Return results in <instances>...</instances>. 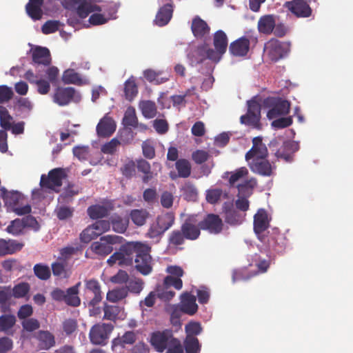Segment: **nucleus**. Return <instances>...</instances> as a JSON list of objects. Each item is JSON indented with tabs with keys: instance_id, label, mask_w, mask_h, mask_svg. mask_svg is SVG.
Returning <instances> with one entry per match:
<instances>
[{
	"instance_id": "nucleus-15",
	"label": "nucleus",
	"mask_w": 353,
	"mask_h": 353,
	"mask_svg": "<svg viewBox=\"0 0 353 353\" xmlns=\"http://www.w3.org/2000/svg\"><path fill=\"white\" fill-rule=\"evenodd\" d=\"M85 296L90 305L94 306L102 299L101 285L96 279L85 281Z\"/></svg>"
},
{
	"instance_id": "nucleus-59",
	"label": "nucleus",
	"mask_w": 353,
	"mask_h": 353,
	"mask_svg": "<svg viewBox=\"0 0 353 353\" xmlns=\"http://www.w3.org/2000/svg\"><path fill=\"white\" fill-rule=\"evenodd\" d=\"M16 323V318L12 314H3L0 316V332H7Z\"/></svg>"
},
{
	"instance_id": "nucleus-32",
	"label": "nucleus",
	"mask_w": 353,
	"mask_h": 353,
	"mask_svg": "<svg viewBox=\"0 0 353 353\" xmlns=\"http://www.w3.org/2000/svg\"><path fill=\"white\" fill-rule=\"evenodd\" d=\"M80 188L72 183H69L63 189V192L59 195L58 201L59 203H68L72 201V197L77 195Z\"/></svg>"
},
{
	"instance_id": "nucleus-23",
	"label": "nucleus",
	"mask_w": 353,
	"mask_h": 353,
	"mask_svg": "<svg viewBox=\"0 0 353 353\" xmlns=\"http://www.w3.org/2000/svg\"><path fill=\"white\" fill-rule=\"evenodd\" d=\"M196 298L189 292H184L181 296V305L179 308L183 313L194 315L198 310L196 303Z\"/></svg>"
},
{
	"instance_id": "nucleus-2",
	"label": "nucleus",
	"mask_w": 353,
	"mask_h": 353,
	"mask_svg": "<svg viewBox=\"0 0 353 353\" xmlns=\"http://www.w3.org/2000/svg\"><path fill=\"white\" fill-rule=\"evenodd\" d=\"M228 39L224 31L219 30L213 35V45L214 50L208 48L206 50V57L213 62L218 63L225 53L228 48Z\"/></svg>"
},
{
	"instance_id": "nucleus-1",
	"label": "nucleus",
	"mask_w": 353,
	"mask_h": 353,
	"mask_svg": "<svg viewBox=\"0 0 353 353\" xmlns=\"http://www.w3.org/2000/svg\"><path fill=\"white\" fill-rule=\"evenodd\" d=\"M151 247L148 244L132 241L120 246L119 250L112 254L107 263L112 266L118 263L121 266H130L135 263L136 270L143 275L149 274L152 270Z\"/></svg>"
},
{
	"instance_id": "nucleus-52",
	"label": "nucleus",
	"mask_w": 353,
	"mask_h": 353,
	"mask_svg": "<svg viewBox=\"0 0 353 353\" xmlns=\"http://www.w3.org/2000/svg\"><path fill=\"white\" fill-rule=\"evenodd\" d=\"M103 319L112 321H116L121 312L120 307L105 304L103 307Z\"/></svg>"
},
{
	"instance_id": "nucleus-7",
	"label": "nucleus",
	"mask_w": 353,
	"mask_h": 353,
	"mask_svg": "<svg viewBox=\"0 0 353 353\" xmlns=\"http://www.w3.org/2000/svg\"><path fill=\"white\" fill-rule=\"evenodd\" d=\"M290 46L287 43L271 39L264 46V52L272 61L283 58L289 52Z\"/></svg>"
},
{
	"instance_id": "nucleus-8",
	"label": "nucleus",
	"mask_w": 353,
	"mask_h": 353,
	"mask_svg": "<svg viewBox=\"0 0 353 353\" xmlns=\"http://www.w3.org/2000/svg\"><path fill=\"white\" fill-rule=\"evenodd\" d=\"M53 101L60 106H65L72 102L79 103L81 94L72 87H58L53 94Z\"/></svg>"
},
{
	"instance_id": "nucleus-31",
	"label": "nucleus",
	"mask_w": 353,
	"mask_h": 353,
	"mask_svg": "<svg viewBox=\"0 0 353 353\" xmlns=\"http://www.w3.org/2000/svg\"><path fill=\"white\" fill-rule=\"evenodd\" d=\"M81 285V282H78L74 286L69 288L66 290L65 298L64 299V302L68 305L73 307H77L80 305L81 301L79 297L78 296L79 288Z\"/></svg>"
},
{
	"instance_id": "nucleus-38",
	"label": "nucleus",
	"mask_w": 353,
	"mask_h": 353,
	"mask_svg": "<svg viewBox=\"0 0 353 353\" xmlns=\"http://www.w3.org/2000/svg\"><path fill=\"white\" fill-rule=\"evenodd\" d=\"M181 191L185 200L188 201H196L198 196V191L192 183L190 181L185 182L181 187Z\"/></svg>"
},
{
	"instance_id": "nucleus-42",
	"label": "nucleus",
	"mask_w": 353,
	"mask_h": 353,
	"mask_svg": "<svg viewBox=\"0 0 353 353\" xmlns=\"http://www.w3.org/2000/svg\"><path fill=\"white\" fill-rule=\"evenodd\" d=\"M88 214L92 219H99L108 215V210L103 205H93L88 208Z\"/></svg>"
},
{
	"instance_id": "nucleus-12",
	"label": "nucleus",
	"mask_w": 353,
	"mask_h": 353,
	"mask_svg": "<svg viewBox=\"0 0 353 353\" xmlns=\"http://www.w3.org/2000/svg\"><path fill=\"white\" fill-rule=\"evenodd\" d=\"M270 220L268 212L263 208L259 209L254 216V231L261 241H265L263 233L269 228Z\"/></svg>"
},
{
	"instance_id": "nucleus-34",
	"label": "nucleus",
	"mask_w": 353,
	"mask_h": 353,
	"mask_svg": "<svg viewBox=\"0 0 353 353\" xmlns=\"http://www.w3.org/2000/svg\"><path fill=\"white\" fill-rule=\"evenodd\" d=\"M163 72L156 71L152 69H147L143 71V76L145 79L150 82L157 85L163 83L168 81L169 78L162 77Z\"/></svg>"
},
{
	"instance_id": "nucleus-49",
	"label": "nucleus",
	"mask_w": 353,
	"mask_h": 353,
	"mask_svg": "<svg viewBox=\"0 0 353 353\" xmlns=\"http://www.w3.org/2000/svg\"><path fill=\"white\" fill-rule=\"evenodd\" d=\"M12 117L10 114L7 108L0 106V125L5 130H10L12 124Z\"/></svg>"
},
{
	"instance_id": "nucleus-63",
	"label": "nucleus",
	"mask_w": 353,
	"mask_h": 353,
	"mask_svg": "<svg viewBox=\"0 0 353 353\" xmlns=\"http://www.w3.org/2000/svg\"><path fill=\"white\" fill-rule=\"evenodd\" d=\"M60 26V22L56 20H48L41 27V31L44 34H49L57 32Z\"/></svg>"
},
{
	"instance_id": "nucleus-43",
	"label": "nucleus",
	"mask_w": 353,
	"mask_h": 353,
	"mask_svg": "<svg viewBox=\"0 0 353 353\" xmlns=\"http://www.w3.org/2000/svg\"><path fill=\"white\" fill-rule=\"evenodd\" d=\"M137 167L139 172L145 174L142 178V181L144 183H148L153 178L150 163L145 159H140L137 161Z\"/></svg>"
},
{
	"instance_id": "nucleus-6",
	"label": "nucleus",
	"mask_w": 353,
	"mask_h": 353,
	"mask_svg": "<svg viewBox=\"0 0 353 353\" xmlns=\"http://www.w3.org/2000/svg\"><path fill=\"white\" fill-rule=\"evenodd\" d=\"M113 329L114 325L111 323H99L94 325L89 332L90 342L97 345H106Z\"/></svg>"
},
{
	"instance_id": "nucleus-28",
	"label": "nucleus",
	"mask_w": 353,
	"mask_h": 353,
	"mask_svg": "<svg viewBox=\"0 0 353 353\" xmlns=\"http://www.w3.org/2000/svg\"><path fill=\"white\" fill-rule=\"evenodd\" d=\"M173 14L172 4L167 3L159 10L155 18V23L159 26H164L170 21Z\"/></svg>"
},
{
	"instance_id": "nucleus-54",
	"label": "nucleus",
	"mask_w": 353,
	"mask_h": 353,
	"mask_svg": "<svg viewBox=\"0 0 353 353\" xmlns=\"http://www.w3.org/2000/svg\"><path fill=\"white\" fill-rule=\"evenodd\" d=\"M99 236L92 225H88L80 234L79 239L82 243H88Z\"/></svg>"
},
{
	"instance_id": "nucleus-13",
	"label": "nucleus",
	"mask_w": 353,
	"mask_h": 353,
	"mask_svg": "<svg viewBox=\"0 0 353 353\" xmlns=\"http://www.w3.org/2000/svg\"><path fill=\"white\" fill-rule=\"evenodd\" d=\"M251 171L263 176H272L274 174L276 166L271 163L267 158L261 159H252L247 161Z\"/></svg>"
},
{
	"instance_id": "nucleus-16",
	"label": "nucleus",
	"mask_w": 353,
	"mask_h": 353,
	"mask_svg": "<svg viewBox=\"0 0 353 353\" xmlns=\"http://www.w3.org/2000/svg\"><path fill=\"white\" fill-rule=\"evenodd\" d=\"M199 222L202 230L208 231L212 234H219L223 229L222 219L215 214H208L203 220Z\"/></svg>"
},
{
	"instance_id": "nucleus-19",
	"label": "nucleus",
	"mask_w": 353,
	"mask_h": 353,
	"mask_svg": "<svg viewBox=\"0 0 353 353\" xmlns=\"http://www.w3.org/2000/svg\"><path fill=\"white\" fill-rule=\"evenodd\" d=\"M285 7L297 17L307 18L312 15V8L304 0H292L287 1Z\"/></svg>"
},
{
	"instance_id": "nucleus-30",
	"label": "nucleus",
	"mask_w": 353,
	"mask_h": 353,
	"mask_svg": "<svg viewBox=\"0 0 353 353\" xmlns=\"http://www.w3.org/2000/svg\"><path fill=\"white\" fill-rule=\"evenodd\" d=\"M3 199L5 204L10 209H13L17 205L21 204L23 200V195L18 191L6 192L3 190Z\"/></svg>"
},
{
	"instance_id": "nucleus-33",
	"label": "nucleus",
	"mask_w": 353,
	"mask_h": 353,
	"mask_svg": "<svg viewBox=\"0 0 353 353\" xmlns=\"http://www.w3.org/2000/svg\"><path fill=\"white\" fill-rule=\"evenodd\" d=\"M139 107L145 118L152 119L155 117L157 114V105L154 101L150 100L141 101Z\"/></svg>"
},
{
	"instance_id": "nucleus-57",
	"label": "nucleus",
	"mask_w": 353,
	"mask_h": 353,
	"mask_svg": "<svg viewBox=\"0 0 353 353\" xmlns=\"http://www.w3.org/2000/svg\"><path fill=\"white\" fill-rule=\"evenodd\" d=\"M24 225L21 219H15L12 221L6 228V232L14 236H19L23 233Z\"/></svg>"
},
{
	"instance_id": "nucleus-53",
	"label": "nucleus",
	"mask_w": 353,
	"mask_h": 353,
	"mask_svg": "<svg viewBox=\"0 0 353 353\" xmlns=\"http://www.w3.org/2000/svg\"><path fill=\"white\" fill-rule=\"evenodd\" d=\"M225 221L230 225L241 224L244 219L241 213L234 209H230L225 211Z\"/></svg>"
},
{
	"instance_id": "nucleus-40",
	"label": "nucleus",
	"mask_w": 353,
	"mask_h": 353,
	"mask_svg": "<svg viewBox=\"0 0 353 353\" xmlns=\"http://www.w3.org/2000/svg\"><path fill=\"white\" fill-rule=\"evenodd\" d=\"M256 185V181L255 179L246 180L243 183L238 185V196L248 197L252 193L253 188Z\"/></svg>"
},
{
	"instance_id": "nucleus-61",
	"label": "nucleus",
	"mask_w": 353,
	"mask_h": 353,
	"mask_svg": "<svg viewBox=\"0 0 353 353\" xmlns=\"http://www.w3.org/2000/svg\"><path fill=\"white\" fill-rule=\"evenodd\" d=\"M128 292H130L134 294H139L143 288V282L141 279H134L128 281L126 287Z\"/></svg>"
},
{
	"instance_id": "nucleus-3",
	"label": "nucleus",
	"mask_w": 353,
	"mask_h": 353,
	"mask_svg": "<svg viewBox=\"0 0 353 353\" xmlns=\"http://www.w3.org/2000/svg\"><path fill=\"white\" fill-rule=\"evenodd\" d=\"M263 105L269 108L267 117L270 120L287 115L290 109V103L280 97H267Z\"/></svg>"
},
{
	"instance_id": "nucleus-9",
	"label": "nucleus",
	"mask_w": 353,
	"mask_h": 353,
	"mask_svg": "<svg viewBox=\"0 0 353 353\" xmlns=\"http://www.w3.org/2000/svg\"><path fill=\"white\" fill-rule=\"evenodd\" d=\"M118 236L116 235H105L99 241L91 244L90 249L96 254L105 256L113 251L112 245L117 243Z\"/></svg>"
},
{
	"instance_id": "nucleus-41",
	"label": "nucleus",
	"mask_w": 353,
	"mask_h": 353,
	"mask_svg": "<svg viewBox=\"0 0 353 353\" xmlns=\"http://www.w3.org/2000/svg\"><path fill=\"white\" fill-rule=\"evenodd\" d=\"M156 223L164 232L167 231L174 223V216L172 213L166 212L159 215Z\"/></svg>"
},
{
	"instance_id": "nucleus-29",
	"label": "nucleus",
	"mask_w": 353,
	"mask_h": 353,
	"mask_svg": "<svg viewBox=\"0 0 353 353\" xmlns=\"http://www.w3.org/2000/svg\"><path fill=\"white\" fill-rule=\"evenodd\" d=\"M191 30L195 37L202 38L209 32L210 27L205 21L196 16L192 19Z\"/></svg>"
},
{
	"instance_id": "nucleus-56",
	"label": "nucleus",
	"mask_w": 353,
	"mask_h": 353,
	"mask_svg": "<svg viewBox=\"0 0 353 353\" xmlns=\"http://www.w3.org/2000/svg\"><path fill=\"white\" fill-rule=\"evenodd\" d=\"M41 7V5L27 3L26 6V11L32 20L37 21L42 18L43 11Z\"/></svg>"
},
{
	"instance_id": "nucleus-10",
	"label": "nucleus",
	"mask_w": 353,
	"mask_h": 353,
	"mask_svg": "<svg viewBox=\"0 0 353 353\" xmlns=\"http://www.w3.org/2000/svg\"><path fill=\"white\" fill-rule=\"evenodd\" d=\"M173 339L172 330L166 329L163 331L152 332L150 342L157 352H163L167 349Z\"/></svg>"
},
{
	"instance_id": "nucleus-18",
	"label": "nucleus",
	"mask_w": 353,
	"mask_h": 353,
	"mask_svg": "<svg viewBox=\"0 0 353 353\" xmlns=\"http://www.w3.org/2000/svg\"><path fill=\"white\" fill-rule=\"evenodd\" d=\"M185 237L187 240L195 241L201 235V227L196 216H190L183 222L181 226Z\"/></svg>"
},
{
	"instance_id": "nucleus-37",
	"label": "nucleus",
	"mask_w": 353,
	"mask_h": 353,
	"mask_svg": "<svg viewBox=\"0 0 353 353\" xmlns=\"http://www.w3.org/2000/svg\"><path fill=\"white\" fill-rule=\"evenodd\" d=\"M228 193L223 192L220 188H212L206 191L205 199L208 203L210 204H215L218 203L223 197V199L228 198Z\"/></svg>"
},
{
	"instance_id": "nucleus-14",
	"label": "nucleus",
	"mask_w": 353,
	"mask_h": 353,
	"mask_svg": "<svg viewBox=\"0 0 353 353\" xmlns=\"http://www.w3.org/2000/svg\"><path fill=\"white\" fill-rule=\"evenodd\" d=\"M120 141L117 138L112 139L110 141L105 143L101 147V152L104 154H112L117 150L120 144H128L133 140V132L131 129H125L120 132Z\"/></svg>"
},
{
	"instance_id": "nucleus-4",
	"label": "nucleus",
	"mask_w": 353,
	"mask_h": 353,
	"mask_svg": "<svg viewBox=\"0 0 353 353\" xmlns=\"http://www.w3.org/2000/svg\"><path fill=\"white\" fill-rule=\"evenodd\" d=\"M261 104L254 99L248 101V111L240 117V122L247 126L256 130L262 129L261 123Z\"/></svg>"
},
{
	"instance_id": "nucleus-21",
	"label": "nucleus",
	"mask_w": 353,
	"mask_h": 353,
	"mask_svg": "<svg viewBox=\"0 0 353 353\" xmlns=\"http://www.w3.org/2000/svg\"><path fill=\"white\" fill-rule=\"evenodd\" d=\"M116 123L108 114L105 115L97 125V133L99 137H109L116 130Z\"/></svg>"
},
{
	"instance_id": "nucleus-50",
	"label": "nucleus",
	"mask_w": 353,
	"mask_h": 353,
	"mask_svg": "<svg viewBox=\"0 0 353 353\" xmlns=\"http://www.w3.org/2000/svg\"><path fill=\"white\" fill-rule=\"evenodd\" d=\"M34 275L41 280H48L50 278L51 271L48 265L37 263L33 268Z\"/></svg>"
},
{
	"instance_id": "nucleus-36",
	"label": "nucleus",
	"mask_w": 353,
	"mask_h": 353,
	"mask_svg": "<svg viewBox=\"0 0 353 353\" xmlns=\"http://www.w3.org/2000/svg\"><path fill=\"white\" fill-rule=\"evenodd\" d=\"M62 81L65 84L72 83L81 85L85 83L80 74L76 72L73 69H68L63 72Z\"/></svg>"
},
{
	"instance_id": "nucleus-44",
	"label": "nucleus",
	"mask_w": 353,
	"mask_h": 353,
	"mask_svg": "<svg viewBox=\"0 0 353 353\" xmlns=\"http://www.w3.org/2000/svg\"><path fill=\"white\" fill-rule=\"evenodd\" d=\"M148 212L143 209L132 210L130 214L131 220L137 226L143 225L146 222V219H148Z\"/></svg>"
},
{
	"instance_id": "nucleus-11",
	"label": "nucleus",
	"mask_w": 353,
	"mask_h": 353,
	"mask_svg": "<svg viewBox=\"0 0 353 353\" xmlns=\"http://www.w3.org/2000/svg\"><path fill=\"white\" fill-rule=\"evenodd\" d=\"M265 241H261L267 245L270 250L281 252L286 245V237L277 228H273L265 236Z\"/></svg>"
},
{
	"instance_id": "nucleus-45",
	"label": "nucleus",
	"mask_w": 353,
	"mask_h": 353,
	"mask_svg": "<svg viewBox=\"0 0 353 353\" xmlns=\"http://www.w3.org/2000/svg\"><path fill=\"white\" fill-rule=\"evenodd\" d=\"M175 167L178 172V176L179 177L187 178L191 174V165L187 159H178L176 161Z\"/></svg>"
},
{
	"instance_id": "nucleus-48",
	"label": "nucleus",
	"mask_w": 353,
	"mask_h": 353,
	"mask_svg": "<svg viewBox=\"0 0 353 353\" xmlns=\"http://www.w3.org/2000/svg\"><path fill=\"white\" fill-rule=\"evenodd\" d=\"M157 296L163 301H170L175 296V292L163 283L159 285L156 289Z\"/></svg>"
},
{
	"instance_id": "nucleus-24",
	"label": "nucleus",
	"mask_w": 353,
	"mask_h": 353,
	"mask_svg": "<svg viewBox=\"0 0 353 353\" xmlns=\"http://www.w3.org/2000/svg\"><path fill=\"white\" fill-rule=\"evenodd\" d=\"M32 59L34 64L48 66L52 61L50 50L45 47L37 46L32 52Z\"/></svg>"
},
{
	"instance_id": "nucleus-51",
	"label": "nucleus",
	"mask_w": 353,
	"mask_h": 353,
	"mask_svg": "<svg viewBox=\"0 0 353 353\" xmlns=\"http://www.w3.org/2000/svg\"><path fill=\"white\" fill-rule=\"evenodd\" d=\"M124 92L126 99L132 101L138 93V88L134 79H129L124 84Z\"/></svg>"
},
{
	"instance_id": "nucleus-62",
	"label": "nucleus",
	"mask_w": 353,
	"mask_h": 353,
	"mask_svg": "<svg viewBox=\"0 0 353 353\" xmlns=\"http://www.w3.org/2000/svg\"><path fill=\"white\" fill-rule=\"evenodd\" d=\"M185 330L186 332V336L196 337L201 333L203 329L201 324L199 322L191 321L185 325Z\"/></svg>"
},
{
	"instance_id": "nucleus-64",
	"label": "nucleus",
	"mask_w": 353,
	"mask_h": 353,
	"mask_svg": "<svg viewBox=\"0 0 353 353\" xmlns=\"http://www.w3.org/2000/svg\"><path fill=\"white\" fill-rule=\"evenodd\" d=\"M22 327L24 330L31 332L38 330L40 327L39 321L34 318H29L21 322Z\"/></svg>"
},
{
	"instance_id": "nucleus-27",
	"label": "nucleus",
	"mask_w": 353,
	"mask_h": 353,
	"mask_svg": "<svg viewBox=\"0 0 353 353\" xmlns=\"http://www.w3.org/2000/svg\"><path fill=\"white\" fill-rule=\"evenodd\" d=\"M41 350H48L55 345L54 336L49 331L40 330L34 334Z\"/></svg>"
},
{
	"instance_id": "nucleus-17",
	"label": "nucleus",
	"mask_w": 353,
	"mask_h": 353,
	"mask_svg": "<svg viewBox=\"0 0 353 353\" xmlns=\"http://www.w3.org/2000/svg\"><path fill=\"white\" fill-rule=\"evenodd\" d=\"M268 150L265 143H263L261 137H256L252 139V146L245 155L246 161L252 159H261L268 158Z\"/></svg>"
},
{
	"instance_id": "nucleus-22",
	"label": "nucleus",
	"mask_w": 353,
	"mask_h": 353,
	"mask_svg": "<svg viewBox=\"0 0 353 353\" xmlns=\"http://www.w3.org/2000/svg\"><path fill=\"white\" fill-rule=\"evenodd\" d=\"M299 145L293 141H284L282 146L276 150L275 156L278 159H283L286 162H291L293 160V154L299 150Z\"/></svg>"
},
{
	"instance_id": "nucleus-46",
	"label": "nucleus",
	"mask_w": 353,
	"mask_h": 353,
	"mask_svg": "<svg viewBox=\"0 0 353 353\" xmlns=\"http://www.w3.org/2000/svg\"><path fill=\"white\" fill-rule=\"evenodd\" d=\"M123 123L125 127L137 128L138 119L136 115L135 109L133 107H128L123 118Z\"/></svg>"
},
{
	"instance_id": "nucleus-58",
	"label": "nucleus",
	"mask_w": 353,
	"mask_h": 353,
	"mask_svg": "<svg viewBox=\"0 0 353 353\" xmlns=\"http://www.w3.org/2000/svg\"><path fill=\"white\" fill-rule=\"evenodd\" d=\"M185 239L186 238L181 229L174 230L169 235L168 243L170 245L178 246L183 245Z\"/></svg>"
},
{
	"instance_id": "nucleus-20",
	"label": "nucleus",
	"mask_w": 353,
	"mask_h": 353,
	"mask_svg": "<svg viewBox=\"0 0 353 353\" xmlns=\"http://www.w3.org/2000/svg\"><path fill=\"white\" fill-rule=\"evenodd\" d=\"M250 46V39L246 37H241L230 44L229 52L234 57H245L249 52Z\"/></svg>"
},
{
	"instance_id": "nucleus-35",
	"label": "nucleus",
	"mask_w": 353,
	"mask_h": 353,
	"mask_svg": "<svg viewBox=\"0 0 353 353\" xmlns=\"http://www.w3.org/2000/svg\"><path fill=\"white\" fill-rule=\"evenodd\" d=\"M129 221L119 215L115 214L110 217V224L114 232L120 234L124 233L128 227Z\"/></svg>"
},
{
	"instance_id": "nucleus-5",
	"label": "nucleus",
	"mask_w": 353,
	"mask_h": 353,
	"mask_svg": "<svg viewBox=\"0 0 353 353\" xmlns=\"http://www.w3.org/2000/svg\"><path fill=\"white\" fill-rule=\"evenodd\" d=\"M66 176L63 169L58 168L49 171L48 175L42 174L40 180V186L44 189H49L55 192H59L62 185L63 179Z\"/></svg>"
},
{
	"instance_id": "nucleus-25",
	"label": "nucleus",
	"mask_w": 353,
	"mask_h": 353,
	"mask_svg": "<svg viewBox=\"0 0 353 353\" xmlns=\"http://www.w3.org/2000/svg\"><path fill=\"white\" fill-rule=\"evenodd\" d=\"M24 244L14 239H0V256L13 254L20 251Z\"/></svg>"
},
{
	"instance_id": "nucleus-26",
	"label": "nucleus",
	"mask_w": 353,
	"mask_h": 353,
	"mask_svg": "<svg viewBox=\"0 0 353 353\" xmlns=\"http://www.w3.org/2000/svg\"><path fill=\"white\" fill-rule=\"evenodd\" d=\"M276 26V17L273 14H266L261 17L258 21L257 28L260 33L270 35Z\"/></svg>"
},
{
	"instance_id": "nucleus-39",
	"label": "nucleus",
	"mask_w": 353,
	"mask_h": 353,
	"mask_svg": "<svg viewBox=\"0 0 353 353\" xmlns=\"http://www.w3.org/2000/svg\"><path fill=\"white\" fill-rule=\"evenodd\" d=\"M183 347L186 353H200L201 345L196 337L186 336Z\"/></svg>"
},
{
	"instance_id": "nucleus-60",
	"label": "nucleus",
	"mask_w": 353,
	"mask_h": 353,
	"mask_svg": "<svg viewBox=\"0 0 353 353\" xmlns=\"http://www.w3.org/2000/svg\"><path fill=\"white\" fill-rule=\"evenodd\" d=\"M74 211V208L67 205H60L57 207L55 213L59 220L63 221L71 218L73 216Z\"/></svg>"
},
{
	"instance_id": "nucleus-47",
	"label": "nucleus",
	"mask_w": 353,
	"mask_h": 353,
	"mask_svg": "<svg viewBox=\"0 0 353 353\" xmlns=\"http://www.w3.org/2000/svg\"><path fill=\"white\" fill-rule=\"evenodd\" d=\"M128 296V290L125 287L117 288L109 291L107 293V300L110 302L116 303L125 299Z\"/></svg>"
},
{
	"instance_id": "nucleus-55",
	"label": "nucleus",
	"mask_w": 353,
	"mask_h": 353,
	"mask_svg": "<svg viewBox=\"0 0 353 353\" xmlns=\"http://www.w3.org/2000/svg\"><path fill=\"white\" fill-rule=\"evenodd\" d=\"M30 289V285L28 283H19L11 289L12 295L16 299L23 298L28 294Z\"/></svg>"
}]
</instances>
